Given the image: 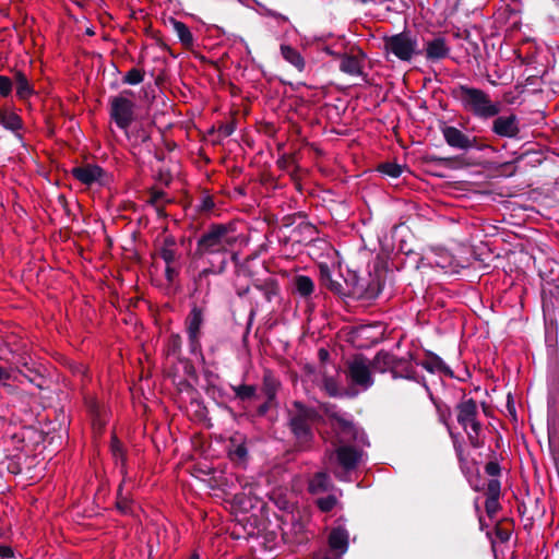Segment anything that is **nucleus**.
I'll return each instance as SVG.
<instances>
[{
  "mask_svg": "<svg viewBox=\"0 0 559 559\" xmlns=\"http://www.w3.org/2000/svg\"><path fill=\"white\" fill-rule=\"evenodd\" d=\"M229 459L237 464H245L248 460V449L246 442L240 437L230 438L228 448Z\"/></svg>",
  "mask_w": 559,
  "mask_h": 559,
  "instance_id": "26",
  "label": "nucleus"
},
{
  "mask_svg": "<svg viewBox=\"0 0 559 559\" xmlns=\"http://www.w3.org/2000/svg\"><path fill=\"white\" fill-rule=\"evenodd\" d=\"M109 116L116 126L128 135V129L134 120L135 104L126 96L109 98Z\"/></svg>",
  "mask_w": 559,
  "mask_h": 559,
  "instance_id": "8",
  "label": "nucleus"
},
{
  "mask_svg": "<svg viewBox=\"0 0 559 559\" xmlns=\"http://www.w3.org/2000/svg\"><path fill=\"white\" fill-rule=\"evenodd\" d=\"M452 97L457 100L463 110L472 116L488 120L500 112V103L493 102L485 91L466 84H459L451 91Z\"/></svg>",
  "mask_w": 559,
  "mask_h": 559,
  "instance_id": "2",
  "label": "nucleus"
},
{
  "mask_svg": "<svg viewBox=\"0 0 559 559\" xmlns=\"http://www.w3.org/2000/svg\"><path fill=\"white\" fill-rule=\"evenodd\" d=\"M495 534L501 543H507L511 537V530L501 525H497L495 528Z\"/></svg>",
  "mask_w": 559,
  "mask_h": 559,
  "instance_id": "52",
  "label": "nucleus"
},
{
  "mask_svg": "<svg viewBox=\"0 0 559 559\" xmlns=\"http://www.w3.org/2000/svg\"><path fill=\"white\" fill-rule=\"evenodd\" d=\"M348 532L343 526L334 527L329 534V546L342 555L348 548Z\"/></svg>",
  "mask_w": 559,
  "mask_h": 559,
  "instance_id": "24",
  "label": "nucleus"
},
{
  "mask_svg": "<svg viewBox=\"0 0 559 559\" xmlns=\"http://www.w3.org/2000/svg\"><path fill=\"white\" fill-rule=\"evenodd\" d=\"M126 481H121L118 490H117V499H116V508L117 510L123 514H132L133 512V501L130 499L128 493L123 492V484Z\"/></svg>",
  "mask_w": 559,
  "mask_h": 559,
  "instance_id": "34",
  "label": "nucleus"
},
{
  "mask_svg": "<svg viewBox=\"0 0 559 559\" xmlns=\"http://www.w3.org/2000/svg\"><path fill=\"white\" fill-rule=\"evenodd\" d=\"M319 274H320L321 284L324 287H326L329 290H331L334 294L346 295V293L344 292V286H343L342 282L338 280L332 278L331 271L325 263L319 264Z\"/></svg>",
  "mask_w": 559,
  "mask_h": 559,
  "instance_id": "28",
  "label": "nucleus"
},
{
  "mask_svg": "<svg viewBox=\"0 0 559 559\" xmlns=\"http://www.w3.org/2000/svg\"><path fill=\"white\" fill-rule=\"evenodd\" d=\"M157 179L163 182L165 186H168L173 179L169 171L159 170Z\"/></svg>",
  "mask_w": 559,
  "mask_h": 559,
  "instance_id": "59",
  "label": "nucleus"
},
{
  "mask_svg": "<svg viewBox=\"0 0 559 559\" xmlns=\"http://www.w3.org/2000/svg\"><path fill=\"white\" fill-rule=\"evenodd\" d=\"M404 169L405 166L392 162L381 163L377 166V171L391 178H399L404 171Z\"/></svg>",
  "mask_w": 559,
  "mask_h": 559,
  "instance_id": "40",
  "label": "nucleus"
},
{
  "mask_svg": "<svg viewBox=\"0 0 559 559\" xmlns=\"http://www.w3.org/2000/svg\"><path fill=\"white\" fill-rule=\"evenodd\" d=\"M281 381L275 373L270 369L263 370L262 376V392L269 401H275L278 390L281 389Z\"/></svg>",
  "mask_w": 559,
  "mask_h": 559,
  "instance_id": "23",
  "label": "nucleus"
},
{
  "mask_svg": "<svg viewBox=\"0 0 559 559\" xmlns=\"http://www.w3.org/2000/svg\"><path fill=\"white\" fill-rule=\"evenodd\" d=\"M145 71L140 68L130 69L122 78V83L128 85H138L144 81Z\"/></svg>",
  "mask_w": 559,
  "mask_h": 559,
  "instance_id": "42",
  "label": "nucleus"
},
{
  "mask_svg": "<svg viewBox=\"0 0 559 559\" xmlns=\"http://www.w3.org/2000/svg\"><path fill=\"white\" fill-rule=\"evenodd\" d=\"M273 402L274 401H269L266 399V401L258 407V414L260 416H264L269 412V409L272 407Z\"/></svg>",
  "mask_w": 559,
  "mask_h": 559,
  "instance_id": "61",
  "label": "nucleus"
},
{
  "mask_svg": "<svg viewBox=\"0 0 559 559\" xmlns=\"http://www.w3.org/2000/svg\"><path fill=\"white\" fill-rule=\"evenodd\" d=\"M182 340L178 333H171L166 343L167 356H179L181 353Z\"/></svg>",
  "mask_w": 559,
  "mask_h": 559,
  "instance_id": "41",
  "label": "nucleus"
},
{
  "mask_svg": "<svg viewBox=\"0 0 559 559\" xmlns=\"http://www.w3.org/2000/svg\"><path fill=\"white\" fill-rule=\"evenodd\" d=\"M467 43L471 46V49H472L471 53H473L474 57L480 55V49H479V46L477 43L473 41L471 37H469V41H467Z\"/></svg>",
  "mask_w": 559,
  "mask_h": 559,
  "instance_id": "64",
  "label": "nucleus"
},
{
  "mask_svg": "<svg viewBox=\"0 0 559 559\" xmlns=\"http://www.w3.org/2000/svg\"><path fill=\"white\" fill-rule=\"evenodd\" d=\"M382 289V281L378 274L368 273L366 288H358V298L365 300L376 299Z\"/></svg>",
  "mask_w": 559,
  "mask_h": 559,
  "instance_id": "25",
  "label": "nucleus"
},
{
  "mask_svg": "<svg viewBox=\"0 0 559 559\" xmlns=\"http://www.w3.org/2000/svg\"><path fill=\"white\" fill-rule=\"evenodd\" d=\"M235 399L241 402L252 401L259 397L257 386L252 384L231 385Z\"/></svg>",
  "mask_w": 559,
  "mask_h": 559,
  "instance_id": "36",
  "label": "nucleus"
},
{
  "mask_svg": "<svg viewBox=\"0 0 559 559\" xmlns=\"http://www.w3.org/2000/svg\"><path fill=\"white\" fill-rule=\"evenodd\" d=\"M7 469L9 473L13 475L22 474L24 471V464L28 460V456L25 454H15L12 456H7Z\"/></svg>",
  "mask_w": 559,
  "mask_h": 559,
  "instance_id": "38",
  "label": "nucleus"
},
{
  "mask_svg": "<svg viewBox=\"0 0 559 559\" xmlns=\"http://www.w3.org/2000/svg\"><path fill=\"white\" fill-rule=\"evenodd\" d=\"M320 409L328 417L333 431L336 433L341 442L357 441L359 439V430L355 423L345 414L337 411V406L332 403H321Z\"/></svg>",
  "mask_w": 559,
  "mask_h": 559,
  "instance_id": "6",
  "label": "nucleus"
},
{
  "mask_svg": "<svg viewBox=\"0 0 559 559\" xmlns=\"http://www.w3.org/2000/svg\"><path fill=\"white\" fill-rule=\"evenodd\" d=\"M357 53L344 52L340 58V70L343 73L353 76H364L366 80L367 75L362 71V62L366 58V53L360 49H356Z\"/></svg>",
  "mask_w": 559,
  "mask_h": 559,
  "instance_id": "16",
  "label": "nucleus"
},
{
  "mask_svg": "<svg viewBox=\"0 0 559 559\" xmlns=\"http://www.w3.org/2000/svg\"><path fill=\"white\" fill-rule=\"evenodd\" d=\"M281 53L282 57L290 63L293 67H295L299 72H302L306 68V62L304 57L300 55V52L289 46V45H281Z\"/></svg>",
  "mask_w": 559,
  "mask_h": 559,
  "instance_id": "31",
  "label": "nucleus"
},
{
  "mask_svg": "<svg viewBox=\"0 0 559 559\" xmlns=\"http://www.w3.org/2000/svg\"><path fill=\"white\" fill-rule=\"evenodd\" d=\"M491 131L500 138L520 139V120L514 114L493 117Z\"/></svg>",
  "mask_w": 559,
  "mask_h": 559,
  "instance_id": "13",
  "label": "nucleus"
},
{
  "mask_svg": "<svg viewBox=\"0 0 559 559\" xmlns=\"http://www.w3.org/2000/svg\"><path fill=\"white\" fill-rule=\"evenodd\" d=\"M71 175L86 186H92L93 183H99L104 186L106 182L104 177L106 176V171L98 165L95 164H86L82 166H76L71 169Z\"/></svg>",
  "mask_w": 559,
  "mask_h": 559,
  "instance_id": "15",
  "label": "nucleus"
},
{
  "mask_svg": "<svg viewBox=\"0 0 559 559\" xmlns=\"http://www.w3.org/2000/svg\"><path fill=\"white\" fill-rule=\"evenodd\" d=\"M420 50H423V55L427 61L438 62L448 58L451 49L443 36L433 35L430 38L425 39Z\"/></svg>",
  "mask_w": 559,
  "mask_h": 559,
  "instance_id": "12",
  "label": "nucleus"
},
{
  "mask_svg": "<svg viewBox=\"0 0 559 559\" xmlns=\"http://www.w3.org/2000/svg\"><path fill=\"white\" fill-rule=\"evenodd\" d=\"M547 290L544 289V316L545 318H548L551 323L559 325V298H556V300H552L551 298L548 299L546 297Z\"/></svg>",
  "mask_w": 559,
  "mask_h": 559,
  "instance_id": "35",
  "label": "nucleus"
},
{
  "mask_svg": "<svg viewBox=\"0 0 559 559\" xmlns=\"http://www.w3.org/2000/svg\"><path fill=\"white\" fill-rule=\"evenodd\" d=\"M441 133L445 143L455 150L468 151L471 148L484 150L485 147H488L487 144H478L477 136L471 138L453 126L444 124L441 127Z\"/></svg>",
  "mask_w": 559,
  "mask_h": 559,
  "instance_id": "10",
  "label": "nucleus"
},
{
  "mask_svg": "<svg viewBox=\"0 0 559 559\" xmlns=\"http://www.w3.org/2000/svg\"><path fill=\"white\" fill-rule=\"evenodd\" d=\"M204 322V312L202 308L193 306L186 318L185 324L189 340L190 352L195 354L201 352V326Z\"/></svg>",
  "mask_w": 559,
  "mask_h": 559,
  "instance_id": "11",
  "label": "nucleus"
},
{
  "mask_svg": "<svg viewBox=\"0 0 559 559\" xmlns=\"http://www.w3.org/2000/svg\"><path fill=\"white\" fill-rule=\"evenodd\" d=\"M390 258L391 251L385 247H381L380 252L377 254V267L386 269V263Z\"/></svg>",
  "mask_w": 559,
  "mask_h": 559,
  "instance_id": "48",
  "label": "nucleus"
},
{
  "mask_svg": "<svg viewBox=\"0 0 559 559\" xmlns=\"http://www.w3.org/2000/svg\"><path fill=\"white\" fill-rule=\"evenodd\" d=\"M235 130H236V121L235 120H230L226 123H222L218 127V132L223 138L230 136L235 132Z\"/></svg>",
  "mask_w": 559,
  "mask_h": 559,
  "instance_id": "49",
  "label": "nucleus"
},
{
  "mask_svg": "<svg viewBox=\"0 0 559 559\" xmlns=\"http://www.w3.org/2000/svg\"><path fill=\"white\" fill-rule=\"evenodd\" d=\"M337 503V499L333 495L317 499L316 504L322 512H330L334 509Z\"/></svg>",
  "mask_w": 559,
  "mask_h": 559,
  "instance_id": "44",
  "label": "nucleus"
},
{
  "mask_svg": "<svg viewBox=\"0 0 559 559\" xmlns=\"http://www.w3.org/2000/svg\"><path fill=\"white\" fill-rule=\"evenodd\" d=\"M11 378V372L9 369L0 366V383L5 384L8 380Z\"/></svg>",
  "mask_w": 559,
  "mask_h": 559,
  "instance_id": "63",
  "label": "nucleus"
},
{
  "mask_svg": "<svg viewBox=\"0 0 559 559\" xmlns=\"http://www.w3.org/2000/svg\"><path fill=\"white\" fill-rule=\"evenodd\" d=\"M485 472L487 475H489L491 477H498L501 473V467L496 460L489 461L485 465Z\"/></svg>",
  "mask_w": 559,
  "mask_h": 559,
  "instance_id": "51",
  "label": "nucleus"
},
{
  "mask_svg": "<svg viewBox=\"0 0 559 559\" xmlns=\"http://www.w3.org/2000/svg\"><path fill=\"white\" fill-rule=\"evenodd\" d=\"M110 449L112 456L115 459V463L116 465H120V473L122 475L123 481H126L128 475L127 456L122 443L118 440L116 436H114L111 439Z\"/></svg>",
  "mask_w": 559,
  "mask_h": 559,
  "instance_id": "30",
  "label": "nucleus"
},
{
  "mask_svg": "<svg viewBox=\"0 0 559 559\" xmlns=\"http://www.w3.org/2000/svg\"><path fill=\"white\" fill-rule=\"evenodd\" d=\"M165 192L162 190H152L150 192V202L155 204L165 197Z\"/></svg>",
  "mask_w": 559,
  "mask_h": 559,
  "instance_id": "57",
  "label": "nucleus"
},
{
  "mask_svg": "<svg viewBox=\"0 0 559 559\" xmlns=\"http://www.w3.org/2000/svg\"><path fill=\"white\" fill-rule=\"evenodd\" d=\"M13 92V80L7 75H0V97L7 98Z\"/></svg>",
  "mask_w": 559,
  "mask_h": 559,
  "instance_id": "46",
  "label": "nucleus"
},
{
  "mask_svg": "<svg viewBox=\"0 0 559 559\" xmlns=\"http://www.w3.org/2000/svg\"><path fill=\"white\" fill-rule=\"evenodd\" d=\"M455 409L457 423L466 432L469 444L476 449L483 447L484 442L480 440L481 424L477 419L476 401L474 399L462 400Z\"/></svg>",
  "mask_w": 559,
  "mask_h": 559,
  "instance_id": "4",
  "label": "nucleus"
},
{
  "mask_svg": "<svg viewBox=\"0 0 559 559\" xmlns=\"http://www.w3.org/2000/svg\"><path fill=\"white\" fill-rule=\"evenodd\" d=\"M0 124L12 132H16L23 128L22 118L8 107L0 109Z\"/></svg>",
  "mask_w": 559,
  "mask_h": 559,
  "instance_id": "29",
  "label": "nucleus"
},
{
  "mask_svg": "<svg viewBox=\"0 0 559 559\" xmlns=\"http://www.w3.org/2000/svg\"><path fill=\"white\" fill-rule=\"evenodd\" d=\"M287 427L296 444L308 448L314 439L313 425L322 420V416L314 407L307 406L300 401H294L286 409Z\"/></svg>",
  "mask_w": 559,
  "mask_h": 559,
  "instance_id": "1",
  "label": "nucleus"
},
{
  "mask_svg": "<svg viewBox=\"0 0 559 559\" xmlns=\"http://www.w3.org/2000/svg\"><path fill=\"white\" fill-rule=\"evenodd\" d=\"M372 366L364 355H355L347 361L346 376L352 384L367 390L372 386L374 380L372 377Z\"/></svg>",
  "mask_w": 559,
  "mask_h": 559,
  "instance_id": "7",
  "label": "nucleus"
},
{
  "mask_svg": "<svg viewBox=\"0 0 559 559\" xmlns=\"http://www.w3.org/2000/svg\"><path fill=\"white\" fill-rule=\"evenodd\" d=\"M370 362L374 372H390L393 379L416 380L417 373L411 360L405 357H397L391 352L379 350Z\"/></svg>",
  "mask_w": 559,
  "mask_h": 559,
  "instance_id": "3",
  "label": "nucleus"
},
{
  "mask_svg": "<svg viewBox=\"0 0 559 559\" xmlns=\"http://www.w3.org/2000/svg\"><path fill=\"white\" fill-rule=\"evenodd\" d=\"M11 79L13 80V85H15L16 96L19 99L26 100L35 94L34 86L23 71L14 70L13 78Z\"/></svg>",
  "mask_w": 559,
  "mask_h": 559,
  "instance_id": "22",
  "label": "nucleus"
},
{
  "mask_svg": "<svg viewBox=\"0 0 559 559\" xmlns=\"http://www.w3.org/2000/svg\"><path fill=\"white\" fill-rule=\"evenodd\" d=\"M323 388L329 396L335 397L341 394L338 383L333 377L323 378Z\"/></svg>",
  "mask_w": 559,
  "mask_h": 559,
  "instance_id": "45",
  "label": "nucleus"
},
{
  "mask_svg": "<svg viewBox=\"0 0 559 559\" xmlns=\"http://www.w3.org/2000/svg\"><path fill=\"white\" fill-rule=\"evenodd\" d=\"M233 230V224H213L209 230L201 235L197 245H215V242H219L222 240H225L227 245H234L237 241V237L228 236V233Z\"/></svg>",
  "mask_w": 559,
  "mask_h": 559,
  "instance_id": "14",
  "label": "nucleus"
},
{
  "mask_svg": "<svg viewBox=\"0 0 559 559\" xmlns=\"http://www.w3.org/2000/svg\"><path fill=\"white\" fill-rule=\"evenodd\" d=\"M260 252H261V250H255L254 252L249 253L246 257H243L242 259H240L239 252H234V251L228 252L225 247H223L222 250L211 251V253L223 255V259L221 261V269H223L224 265L226 264L225 255L228 253L230 255V259L234 261V263L236 265L242 267L250 275L253 273L252 262L259 258Z\"/></svg>",
  "mask_w": 559,
  "mask_h": 559,
  "instance_id": "20",
  "label": "nucleus"
},
{
  "mask_svg": "<svg viewBox=\"0 0 559 559\" xmlns=\"http://www.w3.org/2000/svg\"><path fill=\"white\" fill-rule=\"evenodd\" d=\"M472 255L474 259L481 262L484 266L489 267L496 259H499L501 252H496L499 247H460Z\"/></svg>",
  "mask_w": 559,
  "mask_h": 559,
  "instance_id": "21",
  "label": "nucleus"
},
{
  "mask_svg": "<svg viewBox=\"0 0 559 559\" xmlns=\"http://www.w3.org/2000/svg\"><path fill=\"white\" fill-rule=\"evenodd\" d=\"M214 207V201L211 195H205L201 200V204L199 205L200 211H211Z\"/></svg>",
  "mask_w": 559,
  "mask_h": 559,
  "instance_id": "55",
  "label": "nucleus"
},
{
  "mask_svg": "<svg viewBox=\"0 0 559 559\" xmlns=\"http://www.w3.org/2000/svg\"><path fill=\"white\" fill-rule=\"evenodd\" d=\"M501 495V484L497 478H492L487 483L485 510L487 515L492 519L501 509L499 499Z\"/></svg>",
  "mask_w": 559,
  "mask_h": 559,
  "instance_id": "18",
  "label": "nucleus"
},
{
  "mask_svg": "<svg viewBox=\"0 0 559 559\" xmlns=\"http://www.w3.org/2000/svg\"><path fill=\"white\" fill-rule=\"evenodd\" d=\"M160 257L164 259L166 265H174L176 262V252L169 247H162Z\"/></svg>",
  "mask_w": 559,
  "mask_h": 559,
  "instance_id": "50",
  "label": "nucleus"
},
{
  "mask_svg": "<svg viewBox=\"0 0 559 559\" xmlns=\"http://www.w3.org/2000/svg\"><path fill=\"white\" fill-rule=\"evenodd\" d=\"M318 358L320 362L325 364L330 359V353L326 348H320L318 350Z\"/></svg>",
  "mask_w": 559,
  "mask_h": 559,
  "instance_id": "62",
  "label": "nucleus"
},
{
  "mask_svg": "<svg viewBox=\"0 0 559 559\" xmlns=\"http://www.w3.org/2000/svg\"><path fill=\"white\" fill-rule=\"evenodd\" d=\"M322 51H324L326 55L332 56L336 59H340L341 56L344 53V51L334 50L331 46H328V45L322 47Z\"/></svg>",
  "mask_w": 559,
  "mask_h": 559,
  "instance_id": "60",
  "label": "nucleus"
},
{
  "mask_svg": "<svg viewBox=\"0 0 559 559\" xmlns=\"http://www.w3.org/2000/svg\"><path fill=\"white\" fill-rule=\"evenodd\" d=\"M133 135L136 139H139L142 144H147L152 139L151 133L143 126H141L139 129H136L133 132Z\"/></svg>",
  "mask_w": 559,
  "mask_h": 559,
  "instance_id": "53",
  "label": "nucleus"
},
{
  "mask_svg": "<svg viewBox=\"0 0 559 559\" xmlns=\"http://www.w3.org/2000/svg\"><path fill=\"white\" fill-rule=\"evenodd\" d=\"M295 287L300 296L308 297L313 293L314 285L309 276L298 275L295 278Z\"/></svg>",
  "mask_w": 559,
  "mask_h": 559,
  "instance_id": "39",
  "label": "nucleus"
},
{
  "mask_svg": "<svg viewBox=\"0 0 559 559\" xmlns=\"http://www.w3.org/2000/svg\"><path fill=\"white\" fill-rule=\"evenodd\" d=\"M383 50L394 55L399 60L409 62L414 56L423 55L417 37L411 32H401L383 38Z\"/></svg>",
  "mask_w": 559,
  "mask_h": 559,
  "instance_id": "5",
  "label": "nucleus"
},
{
  "mask_svg": "<svg viewBox=\"0 0 559 559\" xmlns=\"http://www.w3.org/2000/svg\"><path fill=\"white\" fill-rule=\"evenodd\" d=\"M338 464L345 471L355 469L362 456V452L350 445H341L335 451Z\"/></svg>",
  "mask_w": 559,
  "mask_h": 559,
  "instance_id": "19",
  "label": "nucleus"
},
{
  "mask_svg": "<svg viewBox=\"0 0 559 559\" xmlns=\"http://www.w3.org/2000/svg\"><path fill=\"white\" fill-rule=\"evenodd\" d=\"M532 9L543 22L559 23V0H536Z\"/></svg>",
  "mask_w": 559,
  "mask_h": 559,
  "instance_id": "17",
  "label": "nucleus"
},
{
  "mask_svg": "<svg viewBox=\"0 0 559 559\" xmlns=\"http://www.w3.org/2000/svg\"><path fill=\"white\" fill-rule=\"evenodd\" d=\"M428 264L441 269L468 267L471 259L450 252L448 247H429L425 255Z\"/></svg>",
  "mask_w": 559,
  "mask_h": 559,
  "instance_id": "9",
  "label": "nucleus"
},
{
  "mask_svg": "<svg viewBox=\"0 0 559 559\" xmlns=\"http://www.w3.org/2000/svg\"><path fill=\"white\" fill-rule=\"evenodd\" d=\"M461 158L459 156L443 157L429 154L425 157L426 163L452 168Z\"/></svg>",
  "mask_w": 559,
  "mask_h": 559,
  "instance_id": "43",
  "label": "nucleus"
},
{
  "mask_svg": "<svg viewBox=\"0 0 559 559\" xmlns=\"http://www.w3.org/2000/svg\"><path fill=\"white\" fill-rule=\"evenodd\" d=\"M543 289H546L547 294H546V297L548 299H552V300H556V298H559V286L558 285H552L550 283H547L546 285L543 286ZM542 293L544 294V290H542Z\"/></svg>",
  "mask_w": 559,
  "mask_h": 559,
  "instance_id": "54",
  "label": "nucleus"
},
{
  "mask_svg": "<svg viewBox=\"0 0 559 559\" xmlns=\"http://www.w3.org/2000/svg\"><path fill=\"white\" fill-rule=\"evenodd\" d=\"M276 165L278 166V168H281L283 170H287V171H289V168L292 166H294V170L290 171L289 175H290L293 181L295 182L296 188L300 191L301 185L299 181V177L296 175V171L298 170V166L296 165L294 157L288 156V155H283L277 159Z\"/></svg>",
  "mask_w": 559,
  "mask_h": 559,
  "instance_id": "37",
  "label": "nucleus"
},
{
  "mask_svg": "<svg viewBox=\"0 0 559 559\" xmlns=\"http://www.w3.org/2000/svg\"><path fill=\"white\" fill-rule=\"evenodd\" d=\"M420 365L429 372H439L447 377H453V371L450 367L433 353H427L426 358L420 362Z\"/></svg>",
  "mask_w": 559,
  "mask_h": 559,
  "instance_id": "27",
  "label": "nucleus"
},
{
  "mask_svg": "<svg viewBox=\"0 0 559 559\" xmlns=\"http://www.w3.org/2000/svg\"><path fill=\"white\" fill-rule=\"evenodd\" d=\"M165 275L169 283L174 282V280L178 275L177 267L175 265H166Z\"/></svg>",
  "mask_w": 559,
  "mask_h": 559,
  "instance_id": "56",
  "label": "nucleus"
},
{
  "mask_svg": "<svg viewBox=\"0 0 559 559\" xmlns=\"http://www.w3.org/2000/svg\"><path fill=\"white\" fill-rule=\"evenodd\" d=\"M332 487L330 476L326 473L319 472L313 475L309 481V491L313 495L328 491Z\"/></svg>",
  "mask_w": 559,
  "mask_h": 559,
  "instance_id": "32",
  "label": "nucleus"
},
{
  "mask_svg": "<svg viewBox=\"0 0 559 559\" xmlns=\"http://www.w3.org/2000/svg\"><path fill=\"white\" fill-rule=\"evenodd\" d=\"M0 557L4 558V559L13 558L14 551H13L12 547L7 546V545H0Z\"/></svg>",
  "mask_w": 559,
  "mask_h": 559,
  "instance_id": "58",
  "label": "nucleus"
},
{
  "mask_svg": "<svg viewBox=\"0 0 559 559\" xmlns=\"http://www.w3.org/2000/svg\"><path fill=\"white\" fill-rule=\"evenodd\" d=\"M368 283V277L359 278L356 274H353V283L350 284L349 295L356 296L358 298V288H366V284Z\"/></svg>",
  "mask_w": 559,
  "mask_h": 559,
  "instance_id": "47",
  "label": "nucleus"
},
{
  "mask_svg": "<svg viewBox=\"0 0 559 559\" xmlns=\"http://www.w3.org/2000/svg\"><path fill=\"white\" fill-rule=\"evenodd\" d=\"M169 23L173 25L174 32L178 36L180 43L185 47H191L193 45V35L189 27L181 21L174 17L169 19Z\"/></svg>",
  "mask_w": 559,
  "mask_h": 559,
  "instance_id": "33",
  "label": "nucleus"
}]
</instances>
